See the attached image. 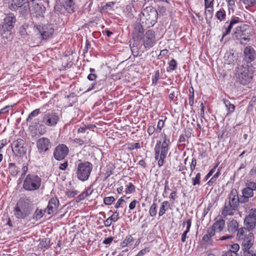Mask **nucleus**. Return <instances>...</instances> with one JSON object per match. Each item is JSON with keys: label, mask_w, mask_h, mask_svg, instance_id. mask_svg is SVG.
Segmentation results:
<instances>
[{"label": "nucleus", "mask_w": 256, "mask_h": 256, "mask_svg": "<svg viewBox=\"0 0 256 256\" xmlns=\"http://www.w3.org/2000/svg\"><path fill=\"white\" fill-rule=\"evenodd\" d=\"M45 214H46V212H44V210H42L37 208L33 214L32 218L36 220H38L42 218Z\"/></svg>", "instance_id": "obj_32"}, {"label": "nucleus", "mask_w": 256, "mask_h": 256, "mask_svg": "<svg viewBox=\"0 0 256 256\" xmlns=\"http://www.w3.org/2000/svg\"><path fill=\"white\" fill-rule=\"evenodd\" d=\"M40 113V109L37 108L31 112L26 118V122H30L33 118L36 116Z\"/></svg>", "instance_id": "obj_45"}, {"label": "nucleus", "mask_w": 256, "mask_h": 256, "mask_svg": "<svg viewBox=\"0 0 256 256\" xmlns=\"http://www.w3.org/2000/svg\"><path fill=\"white\" fill-rule=\"evenodd\" d=\"M104 80H100L90 84L87 91L96 90V92L102 90L104 86Z\"/></svg>", "instance_id": "obj_27"}, {"label": "nucleus", "mask_w": 256, "mask_h": 256, "mask_svg": "<svg viewBox=\"0 0 256 256\" xmlns=\"http://www.w3.org/2000/svg\"><path fill=\"white\" fill-rule=\"evenodd\" d=\"M240 22H242V20L238 17L234 16L230 20L229 25L232 28L234 24Z\"/></svg>", "instance_id": "obj_52"}, {"label": "nucleus", "mask_w": 256, "mask_h": 256, "mask_svg": "<svg viewBox=\"0 0 256 256\" xmlns=\"http://www.w3.org/2000/svg\"><path fill=\"white\" fill-rule=\"evenodd\" d=\"M250 197L242 194V196H240L239 197L238 206L240 205V204H242L250 202Z\"/></svg>", "instance_id": "obj_48"}, {"label": "nucleus", "mask_w": 256, "mask_h": 256, "mask_svg": "<svg viewBox=\"0 0 256 256\" xmlns=\"http://www.w3.org/2000/svg\"><path fill=\"white\" fill-rule=\"evenodd\" d=\"M162 140V142L160 140H157L154 148V158L158 160V167H161L164 165V160L170 150L171 144L170 138L166 134H164Z\"/></svg>", "instance_id": "obj_2"}, {"label": "nucleus", "mask_w": 256, "mask_h": 256, "mask_svg": "<svg viewBox=\"0 0 256 256\" xmlns=\"http://www.w3.org/2000/svg\"><path fill=\"white\" fill-rule=\"evenodd\" d=\"M96 127V126L94 124H88V126H84L80 127L78 130V133H84L86 130H90Z\"/></svg>", "instance_id": "obj_44"}, {"label": "nucleus", "mask_w": 256, "mask_h": 256, "mask_svg": "<svg viewBox=\"0 0 256 256\" xmlns=\"http://www.w3.org/2000/svg\"><path fill=\"white\" fill-rule=\"evenodd\" d=\"M206 232L209 237L212 238V237L214 236L215 233L214 225H212V226L207 230Z\"/></svg>", "instance_id": "obj_61"}, {"label": "nucleus", "mask_w": 256, "mask_h": 256, "mask_svg": "<svg viewBox=\"0 0 256 256\" xmlns=\"http://www.w3.org/2000/svg\"><path fill=\"white\" fill-rule=\"evenodd\" d=\"M62 4L64 8L69 14H72L78 9L74 0H62Z\"/></svg>", "instance_id": "obj_20"}, {"label": "nucleus", "mask_w": 256, "mask_h": 256, "mask_svg": "<svg viewBox=\"0 0 256 256\" xmlns=\"http://www.w3.org/2000/svg\"><path fill=\"white\" fill-rule=\"evenodd\" d=\"M78 193L77 190H68L66 192V194L68 198H72L75 196Z\"/></svg>", "instance_id": "obj_62"}, {"label": "nucleus", "mask_w": 256, "mask_h": 256, "mask_svg": "<svg viewBox=\"0 0 256 256\" xmlns=\"http://www.w3.org/2000/svg\"><path fill=\"white\" fill-rule=\"evenodd\" d=\"M119 214L117 212H114L112 215L110 217H109L106 220V222L108 223L109 221H110V222H115L118 219Z\"/></svg>", "instance_id": "obj_49"}, {"label": "nucleus", "mask_w": 256, "mask_h": 256, "mask_svg": "<svg viewBox=\"0 0 256 256\" xmlns=\"http://www.w3.org/2000/svg\"><path fill=\"white\" fill-rule=\"evenodd\" d=\"M36 147L40 154H44L48 152L51 147L50 140L45 137L40 138L36 142Z\"/></svg>", "instance_id": "obj_15"}, {"label": "nucleus", "mask_w": 256, "mask_h": 256, "mask_svg": "<svg viewBox=\"0 0 256 256\" xmlns=\"http://www.w3.org/2000/svg\"><path fill=\"white\" fill-rule=\"evenodd\" d=\"M213 2L214 0H204V6L206 9H208V8H212L214 6Z\"/></svg>", "instance_id": "obj_63"}, {"label": "nucleus", "mask_w": 256, "mask_h": 256, "mask_svg": "<svg viewBox=\"0 0 256 256\" xmlns=\"http://www.w3.org/2000/svg\"><path fill=\"white\" fill-rule=\"evenodd\" d=\"M35 0H18V2H22L24 5V14H28L30 11V3L32 2L34 4V2Z\"/></svg>", "instance_id": "obj_30"}, {"label": "nucleus", "mask_w": 256, "mask_h": 256, "mask_svg": "<svg viewBox=\"0 0 256 256\" xmlns=\"http://www.w3.org/2000/svg\"><path fill=\"white\" fill-rule=\"evenodd\" d=\"M216 16L217 19L220 21L222 22L224 20L226 17L225 10L223 8H221L217 12Z\"/></svg>", "instance_id": "obj_34"}, {"label": "nucleus", "mask_w": 256, "mask_h": 256, "mask_svg": "<svg viewBox=\"0 0 256 256\" xmlns=\"http://www.w3.org/2000/svg\"><path fill=\"white\" fill-rule=\"evenodd\" d=\"M248 228H246L244 227L238 228L237 230V237L238 240H242L244 238L248 236V232H252L251 230L254 228L256 225H248Z\"/></svg>", "instance_id": "obj_22"}, {"label": "nucleus", "mask_w": 256, "mask_h": 256, "mask_svg": "<svg viewBox=\"0 0 256 256\" xmlns=\"http://www.w3.org/2000/svg\"><path fill=\"white\" fill-rule=\"evenodd\" d=\"M241 240L242 241V246L244 250L246 251L248 250L254 244V236L252 232H248L247 236L242 239Z\"/></svg>", "instance_id": "obj_21"}, {"label": "nucleus", "mask_w": 256, "mask_h": 256, "mask_svg": "<svg viewBox=\"0 0 256 256\" xmlns=\"http://www.w3.org/2000/svg\"><path fill=\"white\" fill-rule=\"evenodd\" d=\"M202 242L207 244H210L212 243L211 238L209 237L207 234H205L202 237Z\"/></svg>", "instance_id": "obj_58"}, {"label": "nucleus", "mask_w": 256, "mask_h": 256, "mask_svg": "<svg viewBox=\"0 0 256 256\" xmlns=\"http://www.w3.org/2000/svg\"><path fill=\"white\" fill-rule=\"evenodd\" d=\"M32 28V26L30 25L28 23H24L18 29L19 36L24 38H27L30 35V32L29 30Z\"/></svg>", "instance_id": "obj_23"}, {"label": "nucleus", "mask_w": 256, "mask_h": 256, "mask_svg": "<svg viewBox=\"0 0 256 256\" xmlns=\"http://www.w3.org/2000/svg\"><path fill=\"white\" fill-rule=\"evenodd\" d=\"M225 63L228 64L234 65L238 58V54L235 52L233 50L227 52L224 56Z\"/></svg>", "instance_id": "obj_19"}, {"label": "nucleus", "mask_w": 256, "mask_h": 256, "mask_svg": "<svg viewBox=\"0 0 256 256\" xmlns=\"http://www.w3.org/2000/svg\"><path fill=\"white\" fill-rule=\"evenodd\" d=\"M42 184V178L35 174H29L26 176L23 188L26 191L32 192L38 190Z\"/></svg>", "instance_id": "obj_8"}, {"label": "nucleus", "mask_w": 256, "mask_h": 256, "mask_svg": "<svg viewBox=\"0 0 256 256\" xmlns=\"http://www.w3.org/2000/svg\"><path fill=\"white\" fill-rule=\"evenodd\" d=\"M158 13L152 6L144 8L139 14L140 22L147 28L152 27L157 22Z\"/></svg>", "instance_id": "obj_5"}, {"label": "nucleus", "mask_w": 256, "mask_h": 256, "mask_svg": "<svg viewBox=\"0 0 256 256\" xmlns=\"http://www.w3.org/2000/svg\"><path fill=\"white\" fill-rule=\"evenodd\" d=\"M114 200V198L112 196L105 197L104 198V202L106 205H110L112 204Z\"/></svg>", "instance_id": "obj_50"}, {"label": "nucleus", "mask_w": 256, "mask_h": 256, "mask_svg": "<svg viewBox=\"0 0 256 256\" xmlns=\"http://www.w3.org/2000/svg\"><path fill=\"white\" fill-rule=\"evenodd\" d=\"M66 98L68 100V102H70L69 106H72L74 103L76 102V96L74 92L66 96Z\"/></svg>", "instance_id": "obj_40"}, {"label": "nucleus", "mask_w": 256, "mask_h": 256, "mask_svg": "<svg viewBox=\"0 0 256 256\" xmlns=\"http://www.w3.org/2000/svg\"><path fill=\"white\" fill-rule=\"evenodd\" d=\"M244 60L246 63V64H249L252 66L251 62L254 60L256 58V51L252 46H246L244 50Z\"/></svg>", "instance_id": "obj_16"}, {"label": "nucleus", "mask_w": 256, "mask_h": 256, "mask_svg": "<svg viewBox=\"0 0 256 256\" xmlns=\"http://www.w3.org/2000/svg\"><path fill=\"white\" fill-rule=\"evenodd\" d=\"M164 126V122L162 120H159L158 123L157 128L156 130V132L158 133L160 132Z\"/></svg>", "instance_id": "obj_60"}, {"label": "nucleus", "mask_w": 256, "mask_h": 256, "mask_svg": "<svg viewBox=\"0 0 256 256\" xmlns=\"http://www.w3.org/2000/svg\"><path fill=\"white\" fill-rule=\"evenodd\" d=\"M249 64H243L238 65L235 70L236 82L240 84L246 86L250 84L253 78V72L250 70Z\"/></svg>", "instance_id": "obj_4"}, {"label": "nucleus", "mask_w": 256, "mask_h": 256, "mask_svg": "<svg viewBox=\"0 0 256 256\" xmlns=\"http://www.w3.org/2000/svg\"><path fill=\"white\" fill-rule=\"evenodd\" d=\"M143 26L140 22H136L132 26V38L134 40L141 41L144 34Z\"/></svg>", "instance_id": "obj_17"}, {"label": "nucleus", "mask_w": 256, "mask_h": 256, "mask_svg": "<svg viewBox=\"0 0 256 256\" xmlns=\"http://www.w3.org/2000/svg\"><path fill=\"white\" fill-rule=\"evenodd\" d=\"M239 225H228V230L230 232L234 233L236 232Z\"/></svg>", "instance_id": "obj_56"}, {"label": "nucleus", "mask_w": 256, "mask_h": 256, "mask_svg": "<svg viewBox=\"0 0 256 256\" xmlns=\"http://www.w3.org/2000/svg\"><path fill=\"white\" fill-rule=\"evenodd\" d=\"M16 18L12 14H9L4 20V22L2 25V29L4 32H11L14 29V24L16 22Z\"/></svg>", "instance_id": "obj_13"}, {"label": "nucleus", "mask_w": 256, "mask_h": 256, "mask_svg": "<svg viewBox=\"0 0 256 256\" xmlns=\"http://www.w3.org/2000/svg\"><path fill=\"white\" fill-rule=\"evenodd\" d=\"M174 90L169 94V98L170 100L176 102L178 100V95L180 91L176 88H174Z\"/></svg>", "instance_id": "obj_36"}, {"label": "nucleus", "mask_w": 256, "mask_h": 256, "mask_svg": "<svg viewBox=\"0 0 256 256\" xmlns=\"http://www.w3.org/2000/svg\"><path fill=\"white\" fill-rule=\"evenodd\" d=\"M50 240L48 238H42L39 244L40 248H48L50 244Z\"/></svg>", "instance_id": "obj_37"}, {"label": "nucleus", "mask_w": 256, "mask_h": 256, "mask_svg": "<svg viewBox=\"0 0 256 256\" xmlns=\"http://www.w3.org/2000/svg\"><path fill=\"white\" fill-rule=\"evenodd\" d=\"M201 174L198 172L195 178H192V184L193 186L200 185Z\"/></svg>", "instance_id": "obj_46"}, {"label": "nucleus", "mask_w": 256, "mask_h": 256, "mask_svg": "<svg viewBox=\"0 0 256 256\" xmlns=\"http://www.w3.org/2000/svg\"><path fill=\"white\" fill-rule=\"evenodd\" d=\"M196 165V158H193L192 160V162L190 164V170L191 172H190V176H191L192 172L195 170Z\"/></svg>", "instance_id": "obj_57"}, {"label": "nucleus", "mask_w": 256, "mask_h": 256, "mask_svg": "<svg viewBox=\"0 0 256 256\" xmlns=\"http://www.w3.org/2000/svg\"><path fill=\"white\" fill-rule=\"evenodd\" d=\"M224 103L226 108L228 110L227 114H230L232 113L235 110V106L234 104L228 100H224Z\"/></svg>", "instance_id": "obj_31"}, {"label": "nucleus", "mask_w": 256, "mask_h": 256, "mask_svg": "<svg viewBox=\"0 0 256 256\" xmlns=\"http://www.w3.org/2000/svg\"><path fill=\"white\" fill-rule=\"evenodd\" d=\"M219 162H218L216 165L208 172L205 176L204 180L206 181L215 172L216 168L218 166Z\"/></svg>", "instance_id": "obj_47"}, {"label": "nucleus", "mask_w": 256, "mask_h": 256, "mask_svg": "<svg viewBox=\"0 0 256 256\" xmlns=\"http://www.w3.org/2000/svg\"><path fill=\"white\" fill-rule=\"evenodd\" d=\"M74 143L78 144L80 146H82L84 144H88V140H83L82 139L80 138L74 139Z\"/></svg>", "instance_id": "obj_59"}, {"label": "nucleus", "mask_w": 256, "mask_h": 256, "mask_svg": "<svg viewBox=\"0 0 256 256\" xmlns=\"http://www.w3.org/2000/svg\"><path fill=\"white\" fill-rule=\"evenodd\" d=\"M246 187L250 188L253 190H256V182L252 181H248L246 184Z\"/></svg>", "instance_id": "obj_54"}, {"label": "nucleus", "mask_w": 256, "mask_h": 256, "mask_svg": "<svg viewBox=\"0 0 256 256\" xmlns=\"http://www.w3.org/2000/svg\"><path fill=\"white\" fill-rule=\"evenodd\" d=\"M254 190L250 189V188H248L246 187H245L242 190V194H244V195H246V196H248V197H250V198L253 197L254 195Z\"/></svg>", "instance_id": "obj_42"}, {"label": "nucleus", "mask_w": 256, "mask_h": 256, "mask_svg": "<svg viewBox=\"0 0 256 256\" xmlns=\"http://www.w3.org/2000/svg\"><path fill=\"white\" fill-rule=\"evenodd\" d=\"M244 224H256V208L250 210L244 218Z\"/></svg>", "instance_id": "obj_24"}, {"label": "nucleus", "mask_w": 256, "mask_h": 256, "mask_svg": "<svg viewBox=\"0 0 256 256\" xmlns=\"http://www.w3.org/2000/svg\"><path fill=\"white\" fill-rule=\"evenodd\" d=\"M32 9L36 16H42L46 12V6L41 3H35Z\"/></svg>", "instance_id": "obj_25"}, {"label": "nucleus", "mask_w": 256, "mask_h": 256, "mask_svg": "<svg viewBox=\"0 0 256 256\" xmlns=\"http://www.w3.org/2000/svg\"><path fill=\"white\" fill-rule=\"evenodd\" d=\"M134 191H135L134 186L132 182L128 183V186H127V188L126 190V194H130Z\"/></svg>", "instance_id": "obj_51"}, {"label": "nucleus", "mask_w": 256, "mask_h": 256, "mask_svg": "<svg viewBox=\"0 0 256 256\" xmlns=\"http://www.w3.org/2000/svg\"><path fill=\"white\" fill-rule=\"evenodd\" d=\"M190 226H191V225H186V230L182 234L181 240L183 242H185V241H186V234L190 231Z\"/></svg>", "instance_id": "obj_55"}, {"label": "nucleus", "mask_w": 256, "mask_h": 256, "mask_svg": "<svg viewBox=\"0 0 256 256\" xmlns=\"http://www.w3.org/2000/svg\"><path fill=\"white\" fill-rule=\"evenodd\" d=\"M133 240V238L130 235L127 236L125 239L120 243V246L122 248L126 247L128 246Z\"/></svg>", "instance_id": "obj_39"}, {"label": "nucleus", "mask_w": 256, "mask_h": 256, "mask_svg": "<svg viewBox=\"0 0 256 256\" xmlns=\"http://www.w3.org/2000/svg\"><path fill=\"white\" fill-rule=\"evenodd\" d=\"M93 166L88 161L78 160L76 163V175L78 180L82 182L88 180L90 176Z\"/></svg>", "instance_id": "obj_6"}, {"label": "nucleus", "mask_w": 256, "mask_h": 256, "mask_svg": "<svg viewBox=\"0 0 256 256\" xmlns=\"http://www.w3.org/2000/svg\"><path fill=\"white\" fill-rule=\"evenodd\" d=\"M18 0H13L14 3L11 4L10 6V8L11 10H16L18 8H20L24 12V5L22 2H18Z\"/></svg>", "instance_id": "obj_33"}, {"label": "nucleus", "mask_w": 256, "mask_h": 256, "mask_svg": "<svg viewBox=\"0 0 256 256\" xmlns=\"http://www.w3.org/2000/svg\"><path fill=\"white\" fill-rule=\"evenodd\" d=\"M60 121V117L58 112L50 111L45 112L42 119H34L32 122V126L38 128L43 134L46 132V126L54 127Z\"/></svg>", "instance_id": "obj_1"}, {"label": "nucleus", "mask_w": 256, "mask_h": 256, "mask_svg": "<svg viewBox=\"0 0 256 256\" xmlns=\"http://www.w3.org/2000/svg\"><path fill=\"white\" fill-rule=\"evenodd\" d=\"M93 192V190L92 189V187L90 186L84 190L83 192L78 196L76 199V202H79L80 201L84 200L86 197H88L92 194Z\"/></svg>", "instance_id": "obj_28"}, {"label": "nucleus", "mask_w": 256, "mask_h": 256, "mask_svg": "<svg viewBox=\"0 0 256 256\" xmlns=\"http://www.w3.org/2000/svg\"><path fill=\"white\" fill-rule=\"evenodd\" d=\"M141 147L139 142L131 143L128 144V149L130 150H132L134 149L140 148Z\"/></svg>", "instance_id": "obj_53"}, {"label": "nucleus", "mask_w": 256, "mask_h": 256, "mask_svg": "<svg viewBox=\"0 0 256 256\" xmlns=\"http://www.w3.org/2000/svg\"><path fill=\"white\" fill-rule=\"evenodd\" d=\"M69 152L68 147L64 144H59L54 148L53 156L56 160H62L68 156Z\"/></svg>", "instance_id": "obj_12"}, {"label": "nucleus", "mask_w": 256, "mask_h": 256, "mask_svg": "<svg viewBox=\"0 0 256 256\" xmlns=\"http://www.w3.org/2000/svg\"><path fill=\"white\" fill-rule=\"evenodd\" d=\"M58 206V200L56 198H52L50 200L46 208L44 209V212L48 214H54L56 211Z\"/></svg>", "instance_id": "obj_18"}, {"label": "nucleus", "mask_w": 256, "mask_h": 256, "mask_svg": "<svg viewBox=\"0 0 256 256\" xmlns=\"http://www.w3.org/2000/svg\"><path fill=\"white\" fill-rule=\"evenodd\" d=\"M30 213V208L28 200L20 198L17 202L14 210V215L18 218H24Z\"/></svg>", "instance_id": "obj_9"}, {"label": "nucleus", "mask_w": 256, "mask_h": 256, "mask_svg": "<svg viewBox=\"0 0 256 256\" xmlns=\"http://www.w3.org/2000/svg\"><path fill=\"white\" fill-rule=\"evenodd\" d=\"M156 199H154V201H156ZM149 214L151 216H155L157 214V204L154 202L149 210Z\"/></svg>", "instance_id": "obj_35"}, {"label": "nucleus", "mask_w": 256, "mask_h": 256, "mask_svg": "<svg viewBox=\"0 0 256 256\" xmlns=\"http://www.w3.org/2000/svg\"><path fill=\"white\" fill-rule=\"evenodd\" d=\"M168 67L167 68V71L170 72L175 70L177 68V62L174 59H172L168 62Z\"/></svg>", "instance_id": "obj_38"}, {"label": "nucleus", "mask_w": 256, "mask_h": 256, "mask_svg": "<svg viewBox=\"0 0 256 256\" xmlns=\"http://www.w3.org/2000/svg\"><path fill=\"white\" fill-rule=\"evenodd\" d=\"M12 152L16 156L23 157L26 154V144L21 138L14 140L12 144Z\"/></svg>", "instance_id": "obj_10"}, {"label": "nucleus", "mask_w": 256, "mask_h": 256, "mask_svg": "<svg viewBox=\"0 0 256 256\" xmlns=\"http://www.w3.org/2000/svg\"><path fill=\"white\" fill-rule=\"evenodd\" d=\"M254 33L250 26L242 24L236 27L232 34V38L236 42L246 45L251 40Z\"/></svg>", "instance_id": "obj_3"}, {"label": "nucleus", "mask_w": 256, "mask_h": 256, "mask_svg": "<svg viewBox=\"0 0 256 256\" xmlns=\"http://www.w3.org/2000/svg\"><path fill=\"white\" fill-rule=\"evenodd\" d=\"M239 197L237 190L235 188H233L232 190L229 194L228 201L238 206Z\"/></svg>", "instance_id": "obj_26"}, {"label": "nucleus", "mask_w": 256, "mask_h": 256, "mask_svg": "<svg viewBox=\"0 0 256 256\" xmlns=\"http://www.w3.org/2000/svg\"><path fill=\"white\" fill-rule=\"evenodd\" d=\"M145 48H150L154 46L156 42L155 32L152 30L146 32L141 40Z\"/></svg>", "instance_id": "obj_11"}, {"label": "nucleus", "mask_w": 256, "mask_h": 256, "mask_svg": "<svg viewBox=\"0 0 256 256\" xmlns=\"http://www.w3.org/2000/svg\"><path fill=\"white\" fill-rule=\"evenodd\" d=\"M213 10H214L212 8H211V9L206 10L205 11V14L206 15V19L208 24H210V20L212 18L213 16Z\"/></svg>", "instance_id": "obj_41"}, {"label": "nucleus", "mask_w": 256, "mask_h": 256, "mask_svg": "<svg viewBox=\"0 0 256 256\" xmlns=\"http://www.w3.org/2000/svg\"><path fill=\"white\" fill-rule=\"evenodd\" d=\"M170 208V203L168 201H164L162 202L160 206V210L158 212L159 216H163L166 212Z\"/></svg>", "instance_id": "obj_29"}, {"label": "nucleus", "mask_w": 256, "mask_h": 256, "mask_svg": "<svg viewBox=\"0 0 256 256\" xmlns=\"http://www.w3.org/2000/svg\"><path fill=\"white\" fill-rule=\"evenodd\" d=\"M33 28L36 36L42 40H47L52 37L54 28L52 24H36Z\"/></svg>", "instance_id": "obj_7"}, {"label": "nucleus", "mask_w": 256, "mask_h": 256, "mask_svg": "<svg viewBox=\"0 0 256 256\" xmlns=\"http://www.w3.org/2000/svg\"><path fill=\"white\" fill-rule=\"evenodd\" d=\"M244 205L242 207L246 209H250L251 207L256 206V196H255L254 198L252 200V201H250V202H247L246 204H243Z\"/></svg>", "instance_id": "obj_43"}, {"label": "nucleus", "mask_w": 256, "mask_h": 256, "mask_svg": "<svg viewBox=\"0 0 256 256\" xmlns=\"http://www.w3.org/2000/svg\"><path fill=\"white\" fill-rule=\"evenodd\" d=\"M230 248H231L228 251H234L235 253H236L240 248V246L238 244H234L231 245Z\"/></svg>", "instance_id": "obj_64"}, {"label": "nucleus", "mask_w": 256, "mask_h": 256, "mask_svg": "<svg viewBox=\"0 0 256 256\" xmlns=\"http://www.w3.org/2000/svg\"><path fill=\"white\" fill-rule=\"evenodd\" d=\"M238 206L226 200L224 207L222 208V217L226 218L228 216H232L238 210Z\"/></svg>", "instance_id": "obj_14"}]
</instances>
